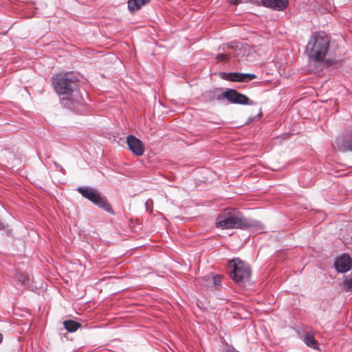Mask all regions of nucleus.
<instances>
[{
  "label": "nucleus",
  "mask_w": 352,
  "mask_h": 352,
  "mask_svg": "<svg viewBox=\"0 0 352 352\" xmlns=\"http://www.w3.org/2000/svg\"><path fill=\"white\" fill-rule=\"evenodd\" d=\"M216 227L221 229L262 230V223L254 219L244 217L236 209L226 208L217 216Z\"/></svg>",
  "instance_id": "obj_3"
},
{
  "label": "nucleus",
  "mask_w": 352,
  "mask_h": 352,
  "mask_svg": "<svg viewBox=\"0 0 352 352\" xmlns=\"http://www.w3.org/2000/svg\"><path fill=\"white\" fill-rule=\"evenodd\" d=\"M262 6L275 11H284L289 5V0H261Z\"/></svg>",
  "instance_id": "obj_10"
},
{
  "label": "nucleus",
  "mask_w": 352,
  "mask_h": 352,
  "mask_svg": "<svg viewBox=\"0 0 352 352\" xmlns=\"http://www.w3.org/2000/svg\"><path fill=\"white\" fill-rule=\"evenodd\" d=\"M336 143L340 152H352V127L348 129L344 133L338 135Z\"/></svg>",
  "instance_id": "obj_7"
},
{
  "label": "nucleus",
  "mask_w": 352,
  "mask_h": 352,
  "mask_svg": "<svg viewBox=\"0 0 352 352\" xmlns=\"http://www.w3.org/2000/svg\"><path fill=\"white\" fill-rule=\"evenodd\" d=\"M297 332L300 339L302 340L308 347L319 350L318 342L315 339L313 332H304L303 331L300 330H298Z\"/></svg>",
  "instance_id": "obj_12"
},
{
  "label": "nucleus",
  "mask_w": 352,
  "mask_h": 352,
  "mask_svg": "<svg viewBox=\"0 0 352 352\" xmlns=\"http://www.w3.org/2000/svg\"><path fill=\"white\" fill-rule=\"evenodd\" d=\"M329 45L330 41L325 32H314L305 47V54L309 65L316 66L321 63H326L327 65L330 66L334 64L336 60L326 58Z\"/></svg>",
  "instance_id": "obj_2"
},
{
  "label": "nucleus",
  "mask_w": 352,
  "mask_h": 352,
  "mask_svg": "<svg viewBox=\"0 0 352 352\" xmlns=\"http://www.w3.org/2000/svg\"><path fill=\"white\" fill-rule=\"evenodd\" d=\"M261 117H262V109H261V107H260L259 109H258V114L256 116H254V117L250 116L248 118V122H253V121H255V120H258Z\"/></svg>",
  "instance_id": "obj_20"
},
{
  "label": "nucleus",
  "mask_w": 352,
  "mask_h": 352,
  "mask_svg": "<svg viewBox=\"0 0 352 352\" xmlns=\"http://www.w3.org/2000/svg\"><path fill=\"white\" fill-rule=\"evenodd\" d=\"M15 278L17 282L19 283L25 289L34 292H36L38 290V287L34 284V282L27 274L23 272H17Z\"/></svg>",
  "instance_id": "obj_11"
},
{
  "label": "nucleus",
  "mask_w": 352,
  "mask_h": 352,
  "mask_svg": "<svg viewBox=\"0 0 352 352\" xmlns=\"http://www.w3.org/2000/svg\"><path fill=\"white\" fill-rule=\"evenodd\" d=\"M228 268L232 280L241 287L248 289L251 286V268L249 264L239 258L229 260Z\"/></svg>",
  "instance_id": "obj_4"
},
{
  "label": "nucleus",
  "mask_w": 352,
  "mask_h": 352,
  "mask_svg": "<svg viewBox=\"0 0 352 352\" xmlns=\"http://www.w3.org/2000/svg\"><path fill=\"white\" fill-rule=\"evenodd\" d=\"M221 78L231 82H243V73L239 72H220Z\"/></svg>",
  "instance_id": "obj_14"
},
{
  "label": "nucleus",
  "mask_w": 352,
  "mask_h": 352,
  "mask_svg": "<svg viewBox=\"0 0 352 352\" xmlns=\"http://www.w3.org/2000/svg\"><path fill=\"white\" fill-rule=\"evenodd\" d=\"M333 265L337 272L346 273L351 269V258L348 254L343 253L335 258Z\"/></svg>",
  "instance_id": "obj_8"
},
{
  "label": "nucleus",
  "mask_w": 352,
  "mask_h": 352,
  "mask_svg": "<svg viewBox=\"0 0 352 352\" xmlns=\"http://www.w3.org/2000/svg\"><path fill=\"white\" fill-rule=\"evenodd\" d=\"M230 4L238 6L243 2V0H228Z\"/></svg>",
  "instance_id": "obj_23"
},
{
  "label": "nucleus",
  "mask_w": 352,
  "mask_h": 352,
  "mask_svg": "<svg viewBox=\"0 0 352 352\" xmlns=\"http://www.w3.org/2000/svg\"><path fill=\"white\" fill-rule=\"evenodd\" d=\"M257 78L254 74L243 73V82H249Z\"/></svg>",
  "instance_id": "obj_19"
},
{
  "label": "nucleus",
  "mask_w": 352,
  "mask_h": 352,
  "mask_svg": "<svg viewBox=\"0 0 352 352\" xmlns=\"http://www.w3.org/2000/svg\"><path fill=\"white\" fill-rule=\"evenodd\" d=\"M207 98L210 101H218L221 102L224 99H226V91H222L221 88H214L213 89L209 90L206 93Z\"/></svg>",
  "instance_id": "obj_13"
},
{
  "label": "nucleus",
  "mask_w": 352,
  "mask_h": 352,
  "mask_svg": "<svg viewBox=\"0 0 352 352\" xmlns=\"http://www.w3.org/2000/svg\"><path fill=\"white\" fill-rule=\"evenodd\" d=\"M226 99L230 104L241 105H256L257 102L250 100L245 94L239 92L235 89L228 88L226 89Z\"/></svg>",
  "instance_id": "obj_6"
},
{
  "label": "nucleus",
  "mask_w": 352,
  "mask_h": 352,
  "mask_svg": "<svg viewBox=\"0 0 352 352\" xmlns=\"http://www.w3.org/2000/svg\"><path fill=\"white\" fill-rule=\"evenodd\" d=\"M0 231H3L2 235L8 238H13V230L9 224L0 221Z\"/></svg>",
  "instance_id": "obj_17"
},
{
  "label": "nucleus",
  "mask_w": 352,
  "mask_h": 352,
  "mask_svg": "<svg viewBox=\"0 0 352 352\" xmlns=\"http://www.w3.org/2000/svg\"><path fill=\"white\" fill-rule=\"evenodd\" d=\"M222 276L219 274H210L203 277V280H211L214 287L220 286Z\"/></svg>",
  "instance_id": "obj_16"
},
{
  "label": "nucleus",
  "mask_w": 352,
  "mask_h": 352,
  "mask_svg": "<svg viewBox=\"0 0 352 352\" xmlns=\"http://www.w3.org/2000/svg\"><path fill=\"white\" fill-rule=\"evenodd\" d=\"M76 191L78 192L82 197L89 200L100 209L105 211L111 215L116 214L115 211L106 196L102 195L98 189L89 186H78L76 188Z\"/></svg>",
  "instance_id": "obj_5"
},
{
  "label": "nucleus",
  "mask_w": 352,
  "mask_h": 352,
  "mask_svg": "<svg viewBox=\"0 0 352 352\" xmlns=\"http://www.w3.org/2000/svg\"><path fill=\"white\" fill-rule=\"evenodd\" d=\"M126 144L129 149L136 156H142L144 153V145L143 142L133 135H129L126 138Z\"/></svg>",
  "instance_id": "obj_9"
},
{
  "label": "nucleus",
  "mask_w": 352,
  "mask_h": 352,
  "mask_svg": "<svg viewBox=\"0 0 352 352\" xmlns=\"http://www.w3.org/2000/svg\"><path fill=\"white\" fill-rule=\"evenodd\" d=\"M147 203H148V201L146 202H145L146 207L147 206Z\"/></svg>",
  "instance_id": "obj_27"
},
{
  "label": "nucleus",
  "mask_w": 352,
  "mask_h": 352,
  "mask_svg": "<svg viewBox=\"0 0 352 352\" xmlns=\"http://www.w3.org/2000/svg\"><path fill=\"white\" fill-rule=\"evenodd\" d=\"M63 325H64V327L69 332H74L80 327V324L78 322H75V321L72 320H65L63 322Z\"/></svg>",
  "instance_id": "obj_18"
},
{
  "label": "nucleus",
  "mask_w": 352,
  "mask_h": 352,
  "mask_svg": "<svg viewBox=\"0 0 352 352\" xmlns=\"http://www.w3.org/2000/svg\"><path fill=\"white\" fill-rule=\"evenodd\" d=\"M52 85L60 96V104L64 108L80 113V108L85 104L78 90L79 80L74 72L58 73L52 76Z\"/></svg>",
  "instance_id": "obj_1"
},
{
  "label": "nucleus",
  "mask_w": 352,
  "mask_h": 352,
  "mask_svg": "<svg viewBox=\"0 0 352 352\" xmlns=\"http://www.w3.org/2000/svg\"><path fill=\"white\" fill-rule=\"evenodd\" d=\"M206 283V285L208 287H212V282L211 280H204Z\"/></svg>",
  "instance_id": "obj_25"
},
{
  "label": "nucleus",
  "mask_w": 352,
  "mask_h": 352,
  "mask_svg": "<svg viewBox=\"0 0 352 352\" xmlns=\"http://www.w3.org/2000/svg\"><path fill=\"white\" fill-rule=\"evenodd\" d=\"M228 56L227 54H219L217 55V59L219 61H227L228 60Z\"/></svg>",
  "instance_id": "obj_21"
},
{
  "label": "nucleus",
  "mask_w": 352,
  "mask_h": 352,
  "mask_svg": "<svg viewBox=\"0 0 352 352\" xmlns=\"http://www.w3.org/2000/svg\"><path fill=\"white\" fill-rule=\"evenodd\" d=\"M252 3L256 5V6H262V3H261V0L258 1V0H250V1Z\"/></svg>",
  "instance_id": "obj_24"
},
{
  "label": "nucleus",
  "mask_w": 352,
  "mask_h": 352,
  "mask_svg": "<svg viewBox=\"0 0 352 352\" xmlns=\"http://www.w3.org/2000/svg\"><path fill=\"white\" fill-rule=\"evenodd\" d=\"M2 339H3L2 335H1V334H0V342H1Z\"/></svg>",
  "instance_id": "obj_26"
},
{
  "label": "nucleus",
  "mask_w": 352,
  "mask_h": 352,
  "mask_svg": "<svg viewBox=\"0 0 352 352\" xmlns=\"http://www.w3.org/2000/svg\"><path fill=\"white\" fill-rule=\"evenodd\" d=\"M54 166H56V168L59 169L60 171L63 173V174H65L66 173V170L65 169L60 165L58 163H57L56 162L54 161L53 162Z\"/></svg>",
  "instance_id": "obj_22"
},
{
  "label": "nucleus",
  "mask_w": 352,
  "mask_h": 352,
  "mask_svg": "<svg viewBox=\"0 0 352 352\" xmlns=\"http://www.w3.org/2000/svg\"><path fill=\"white\" fill-rule=\"evenodd\" d=\"M150 1L151 0H128V9L131 14H133Z\"/></svg>",
  "instance_id": "obj_15"
}]
</instances>
